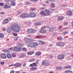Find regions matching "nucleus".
Returning a JSON list of instances; mask_svg holds the SVG:
<instances>
[{"mask_svg":"<svg viewBox=\"0 0 73 73\" xmlns=\"http://www.w3.org/2000/svg\"><path fill=\"white\" fill-rule=\"evenodd\" d=\"M1 57L2 58H7V56H6V54L5 53H2L1 54Z\"/></svg>","mask_w":73,"mask_h":73,"instance_id":"10","label":"nucleus"},{"mask_svg":"<svg viewBox=\"0 0 73 73\" xmlns=\"http://www.w3.org/2000/svg\"><path fill=\"white\" fill-rule=\"evenodd\" d=\"M54 27H52L49 28V31L50 32H52L54 31Z\"/></svg>","mask_w":73,"mask_h":73,"instance_id":"20","label":"nucleus"},{"mask_svg":"<svg viewBox=\"0 0 73 73\" xmlns=\"http://www.w3.org/2000/svg\"><path fill=\"white\" fill-rule=\"evenodd\" d=\"M68 16H72V11L70 10L68 11Z\"/></svg>","mask_w":73,"mask_h":73,"instance_id":"18","label":"nucleus"},{"mask_svg":"<svg viewBox=\"0 0 73 73\" xmlns=\"http://www.w3.org/2000/svg\"><path fill=\"white\" fill-rule=\"evenodd\" d=\"M39 44H46V43H45L44 42H43L42 41L39 40Z\"/></svg>","mask_w":73,"mask_h":73,"instance_id":"22","label":"nucleus"},{"mask_svg":"<svg viewBox=\"0 0 73 73\" xmlns=\"http://www.w3.org/2000/svg\"><path fill=\"white\" fill-rule=\"evenodd\" d=\"M67 24H68V23L67 22H64V25H67Z\"/></svg>","mask_w":73,"mask_h":73,"instance_id":"49","label":"nucleus"},{"mask_svg":"<svg viewBox=\"0 0 73 73\" xmlns=\"http://www.w3.org/2000/svg\"><path fill=\"white\" fill-rule=\"evenodd\" d=\"M18 14H20V13H21V11H18Z\"/></svg>","mask_w":73,"mask_h":73,"instance_id":"63","label":"nucleus"},{"mask_svg":"<svg viewBox=\"0 0 73 73\" xmlns=\"http://www.w3.org/2000/svg\"><path fill=\"white\" fill-rule=\"evenodd\" d=\"M24 41L26 43H28V42H29L32 41V40L29 38H24Z\"/></svg>","mask_w":73,"mask_h":73,"instance_id":"6","label":"nucleus"},{"mask_svg":"<svg viewBox=\"0 0 73 73\" xmlns=\"http://www.w3.org/2000/svg\"><path fill=\"white\" fill-rule=\"evenodd\" d=\"M35 54L36 56H40V55L41 54V53L40 52H37Z\"/></svg>","mask_w":73,"mask_h":73,"instance_id":"27","label":"nucleus"},{"mask_svg":"<svg viewBox=\"0 0 73 73\" xmlns=\"http://www.w3.org/2000/svg\"><path fill=\"white\" fill-rule=\"evenodd\" d=\"M42 29H45L46 28V26H43L41 27Z\"/></svg>","mask_w":73,"mask_h":73,"instance_id":"54","label":"nucleus"},{"mask_svg":"<svg viewBox=\"0 0 73 73\" xmlns=\"http://www.w3.org/2000/svg\"><path fill=\"white\" fill-rule=\"evenodd\" d=\"M25 57V54H20L19 56V58H23Z\"/></svg>","mask_w":73,"mask_h":73,"instance_id":"19","label":"nucleus"},{"mask_svg":"<svg viewBox=\"0 0 73 73\" xmlns=\"http://www.w3.org/2000/svg\"><path fill=\"white\" fill-rule=\"evenodd\" d=\"M62 26H60V27H58L59 29H61L62 28Z\"/></svg>","mask_w":73,"mask_h":73,"instance_id":"52","label":"nucleus"},{"mask_svg":"<svg viewBox=\"0 0 73 73\" xmlns=\"http://www.w3.org/2000/svg\"><path fill=\"white\" fill-rule=\"evenodd\" d=\"M44 12L46 13L47 16H49L50 14V13L52 12V11H50L48 9H45L44 10Z\"/></svg>","mask_w":73,"mask_h":73,"instance_id":"7","label":"nucleus"},{"mask_svg":"<svg viewBox=\"0 0 73 73\" xmlns=\"http://www.w3.org/2000/svg\"><path fill=\"white\" fill-rule=\"evenodd\" d=\"M40 14L41 16H46V14L45 12L44 11H41L40 13Z\"/></svg>","mask_w":73,"mask_h":73,"instance_id":"12","label":"nucleus"},{"mask_svg":"<svg viewBox=\"0 0 73 73\" xmlns=\"http://www.w3.org/2000/svg\"><path fill=\"white\" fill-rule=\"evenodd\" d=\"M11 8V5H5V6L3 7V8L5 9H8V8Z\"/></svg>","mask_w":73,"mask_h":73,"instance_id":"14","label":"nucleus"},{"mask_svg":"<svg viewBox=\"0 0 73 73\" xmlns=\"http://www.w3.org/2000/svg\"><path fill=\"white\" fill-rule=\"evenodd\" d=\"M7 33H10L11 31V30L9 28H8L7 29Z\"/></svg>","mask_w":73,"mask_h":73,"instance_id":"34","label":"nucleus"},{"mask_svg":"<svg viewBox=\"0 0 73 73\" xmlns=\"http://www.w3.org/2000/svg\"><path fill=\"white\" fill-rule=\"evenodd\" d=\"M9 21V20L8 19H5L4 20V22L5 24H7L8 23V22Z\"/></svg>","mask_w":73,"mask_h":73,"instance_id":"21","label":"nucleus"},{"mask_svg":"<svg viewBox=\"0 0 73 73\" xmlns=\"http://www.w3.org/2000/svg\"><path fill=\"white\" fill-rule=\"evenodd\" d=\"M10 28L11 30L16 33L20 32V27L18 24L15 23L10 27Z\"/></svg>","mask_w":73,"mask_h":73,"instance_id":"1","label":"nucleus"},{"mask_svg":"<svg viewBox=\"0 0 73 73\" xmlns=\"http://www.w3.org/2000/svg\"><path fill=\"white\" fill-rule=\"evenodd\" d=\"M50 64L49 62L46 63L45 65L46 66H49Z\"/></svg>","mask_w":73,"mask_h":73,"instance_id":"44","label":"nucleus"},{"mask_svg":"<svg viewBox=\"0 0 73 73\" xmlns=\"http://www.w3.org/2000/svg\"><path fill=\"white\" fill-rule=\"evenodd\" d=\"M11 5L12 6H15L16 5V3L15 2H12L11 3Z\"/></svg>","mask_w":73,"mask_h":73,"instance_id":"30","label":"nucleus"},{"mask_svg":"<svg viewBox=\"0 0 73 73\" xmlns=\"http://www.w3.org/2000/svg\"><path fill=\"white\" fill-rule=\"evenodd\" d=\"M35 25L39 26V25H41V23L40 22H37L35 23Z\"/></svg>","mask_w":73,"mask_h":73,"instance_id":"23","label":"nucleus"},{"mask_svg":"<svg viewBox=\"0 0 73 73\" xmlns=\"http://www.w3.org/2000/svg\"><path fill=\"white\" fill-rule=\"evenodd\" d=\"M4 37V35L1 33H0V38H3Z\"/></svg>","mask_w":73,"mask_h":73,"instance_id":"31","label":"nucleus"},{"mask_svg":"<svg viewBox=\"0 0 73 73\" xmlns=\"http://www.w3.org/2000/svg\"><path fill=\"white\" fill-rule=\"evenodd\" d=\"M49 1H51V2H53L54 1V0H48Z\"/></svg>","mask_w":73,"mask_h":73,"instance_id":"58","label":"nucleus"},{"mask_svg":"<svg viewBox=\"0 0 73 73\" xmlns=\"http://www.w3.org/2000/svg\"><path fill=\"white\" fill-rule=\"evenodd\" d=\"M4 3H0V6H4Z\"/></svg>","mask_w":73,"mask_h":73,"instance_id":"45","label":"nucleus"},{"mask_svg":"<svg viewBox=\"0 0 73 73\" xmlns=\"http://www.w3.org/2000/svg\"><path fill=\"white\" fill-rule=\"evenodd\" d=\"M1 15H4L5 13L3 12H2L1 13Z\"/></svg>","mask_w":73,"mask_h":73,"instance_id":"59","label":"nucleus"},{"mask_svg":"<svg viewBox=\"0 0 73 73\" xmlns=\"http://www.w3.org/2000/svg\"><path fill=\"white\" fill-rule=\"evenodd\" d=\"M33 47H36L38 46V43H33Z\"/></svg>","mask_w":73,"mask_h":73,"instance_id":"24","label":"nucleus"},{"mask_svg":"<svg viewBox=\"0 0 73 73\" xmlns=\"http://www.w3.org/2000/svg\"><path fill=\"white\" fill-rule=\"evenodd\" d=\"M29 16L31 17H35L36 16V14L34 13L31 12L30 13Z\"/></svg>","mask_w":73,"mask_h":73,"instance_id":"9","label":"nucleus"},{"mask_svg":"<svg viewBox=\"0 0 73 73\" xmlns=\"http://www.w3.org/2000/svg\"><path fill=\"white\" fill-rule=\"evenodd\" d=\"M9 49H10V48H9L8 50H7L6 52H6V53H9L10 52V50H9Z\"/></svg>","mask_w":73,"mask_h":73,"instance_id":"43","label":"nucleus"},{"mask_svg":"<svg viewBox=\"0 0 73 73\" xmlns=\"http://www.w3.org/2000/svg\"><path fill=\"white\" fill-rule=\"evenodd\" d=\"M15 73H20V72L19 71H17L15 72Z\"/></svg>","mask_w":73,"mask_h":73,"instance_id":"64","label":"nucleus"},{"mask_svg":"<svg viewBox=\"0 0 73 73\" xmlns=\"http://www.w3.org/2000/svg\"><path fill=\"white\" fill-rule=\"evenodd\" d=\"M16 53H13L12 55V57H16Z\"/></svg>","mask_w":73,"mask_h":73,"instance_id":"39","label":"nucleus"},{"mask_svg":"<svg viewBox=\"0 0 73 73\" xmlns=\"http://www.w3.org/2000/svg\"><path fill=\"white\" fill-rule=\"evenodd\" d=\"M18 45L19 46H23V44H21V43H18Z\"/></svg>","mask_w":73,"mask_h":73,"instance_id":"48","label":"nucleus"},{"mask_svg":"<svg viewBox=\"0 0 73 73\" xmlns=\"http://www.w3.org/2000/svg\"><path fill=\"white\" fill-rule=\"evenodd\" d=\"M9 50H12L14 52H20V51H21V47H17V46L14 47H11Z\"/></svg>","mask_w":73,"mask_h":73,"instance_id":"2","label":"nucleus"},{"mask_svg":"<svg viewBox=\"0 0 73 73\" xmlns=\"http://www.w3.org/2000/svg\"><path fill=\"white\" fill-rule=\"evenodd\" d=\"M51 7L52 8H54L56 7V5L54 3H51Z\"/></svg>","mask_w":73,"mask_h":73,"instance_id":"33","label":"nucleus"},{"mask_svg":"<svg viewBox=\"0 0 73 73\" xmlns=\"http://www.w3.org/2000/svg\"><path fill=\"white\" fill-rule=\"evenodd\" d=\"M68 33V32H67L66 31H65V32L63 33V35H66V34H67V33Z\"/></svg>","mask_w":73,"mask_h":73,"instance_id":"42","label":"nucleus"},{"mask_svg":"<svg viewBox=\"0 0 73 73\" xmlns=\"http://www.w3.org/2000/svg\"><path fill=\"white\" fill-rule=\"evenodd\" d=\"M16 0H10L11 1V2H13V1H15Z\"/></svg>","mask_w":73,"mask_h":73,"instance_id":"61","label":"nucleus"},{"mask_svg":"<svg viewBox=\"0 0 73 73\" xmlns=\"http://www.w3.org/2000/svg\"><path fill=\"white\" fill-rule=\"evenodd\" d=\"M30 66L31 67H33V66H34V65H33V64H31L30 65Z\"/></svg>","mask_w":73,"mask_h":73,"instance_id":"51","label":"nucleus"},{"mask_svg":"<svg viewBox=\"0 0 73 73\" xmlns=\"http://www.w3.org/2000/svg\"><path fill=\"white\" fill-rule=\"evenodd\" d=\"M56 44L57 46H61L62 47L64 46L65 45V43L61 42H58L56 43Z\"/></svg>","mask_w":73,"mask_h":73,"instance_id":"5","label":"nucleus"},{"mask_svg":"<svg viewBox=\"0 0 73 73\" xmlns=\"http://www.w3.org/2000/svg\"><path fill=\"white\" fill-rule=\"evenodd\" d=\"M36 38H42V36L40 35H38L36 36Z\"/></svg>","mask_w":73,"mask_h":73,"instance_id":"29","label":"nucleus"},{"mask_svg":"<svg viewBox=\"0 0 73 73\" xmlns=\"http://www.w3.org/2000/svg\"><path fill=\"white\" fill-rule=\"evenodd\" d=\"M40 32L41 33H43V34H44L45 33H46V31L44 29H42L40 30Z\"/></svg>","mask_w":73,"mask_h":73,"instance_id":"13","label":"nucleus"},{"mask_svg":"<svg viewBox=\"0 0 73 73\" xmlns=\"http://www.w3.org/2000/svg\"><path fill=\"white\" fill-rule=\"evenodd\" d=\"M27 32L28 33H33L36 32V30L33 29H28L27 30Z\"/></svg>","mask_w":73,"mask_h":73,"instance_id":"4","label":"nucleus"},{"mask_svg":"<svg viewBox=\"0 0 73 73\" xmlns=\"http://www.w3.org/2000/svg\"><path fill=\"white\" fill-rule=\"evenodd\" d=\"M6 56L8 58H12V55L11 54L7 53L6 54Z\"/></svg>","mask_w":73,"mask_h":73,"instance_id":"15","label":"nucleus"},{"mask_svg":"<svg viewBox=\"0 0 73 73\" xmlns=\"http://www.w3.org/2000/svg\"><path fill=\"white\" fill-rule=\"evenodd\" d=\"M22 50H23L24 51H27V49L26 48H22Z\"/></svg>","mask_w":73,"mask_h":73,"instance_id":"41","label":"nucleus"},{"mask_svg":"<svg viewBox=\"0 0 73 73\" xmlns=\"http://www.w3.org/2000/svg\"><path fill=\"white\" fill-rule=\"evenodd\" d=\"M65 73H73V72L71 71H69V70H67L65 71Z\"/></svg>","mask_w":73,"mask_h":73,"instance_id":"25","label":"nucleus"},{"mask_svg":"<svg viewBox=\"0 0 73 73\" xmlns=\"http://www.w3.org/2000/svg\"><path fill=\"white\" fill-rule=\"evenodd\" d=\"M35 59L33 58L30 60L29 61V62H32V61H35Z\"/></svg>","mask_w":73,"mask_h":73,"instance_id":"40","label":"nucleus"},{"mask_svg":"<svg viewBox=\"0 0 73 73\" xmlns=\"http://www.w3.org/2000/svg\"><path fill=\"white\" fill-rule=\"evenodd\" d=\"M21 17L22 18H27L30 17L29 15L27 13H23L20 15Z\"/></svg>","mask_w":73,"mask_h":73,"instance_id":"3","label":"nucleus"},{"mask_svg":"<svg viewBox=\"0 0 73 73\" xmlns=\"http://www.w3.org/2000/svg\"><path fill=\"white\" fill-rule=\"evenodd\" d=\"M31 69H32L33 70H36L37 69V68L36 67H31Z\"/></svg>","mask_w":73,"mask_h":73,"instance_id":"37","label":"nucleus"},{"mask_svg":"<svg viewBox=\"0 0 73 73\" xmlns=\"http://www.w3.org/2000/svg\"><path fill=\"white\" fill-rule=\"evenodd\" d=\"M1 64L2 65H4V64H5V63L4 62H1Z\"/></svg>","mask_w":73,"mask_h":73,"instance_id":"55","label":"nucleus"},{"mask_svg":"<svg viewBox=\"0 0 73 73\" xmlns=\"http://www.w3.org/2000/svg\"><path fill=\"white\" fill-rule=\"evenodd\" d=\"M64 17L61 16L58 17L57 18L58 20V21H61L62 20H64Z\"/></svg>","mask_w":73,"mask_h":73,"instance_id":"11","label":"nucleus"},{"mask_svg":"<svg viewBox=\"0 0 73 73\" xmlns=\"http://www.w3.org/2000/svg\"><path fill=\"white\" fill-rule=\"evenodd\" d=\"M21 65V64L20 63H17L13 65V66H15L16 67L20 66Z\"/></svg>","mask_w":73,"mask_h":73,"instance_id":"16","label":"nucleus"},{"mask_svg":"<svg viewBox=\"0 0 73 73\" xmlns=\"http://www.w3.org/2000/svg\"><path fill=\"white\" fill-rule=\"evenodd\" d=\"M33 64L34 66H36V63H33Z\"/></svg>","mask_w":73,"mask_h":73,"instance_id":"57","label":"nucleus"},{"mask_svg":"<svg viewBox=\"0 0 73 73\" xmlns=\"http://www.w3.org/2000/svg\"><path fill=\"white\" fill-rule=\"evenodd\" d=\"M71 67L70 66H68L65 67L64 68L65 69H66L67 68H71Z\"/></svg>","mask_w":73,"mask_h":73,"instance_id":"36","label":"nucleus"},{"mask_svg":"<svg viewBox=\"0 0 73 73\" xmlns=\"http://www.w3.org/2000/svg\"><path fill=\"white\" fill-rule=\"evenodd\" d=\"M65 56L63 54H60L58 56V58L59 60H63Z\"/></svg>","mask_w":73,"mask_h":73,"instance_id":"8","label":"nucleus"},{"mask_svg":"<svg viewBox=\"0 0 73 73\" xmlns=\"http://www.w3.org/2000/svg\"><path fill=\"white\" fill-rule=\"evenodd\" d=\"M25 4H26V5H29V4H31V2L27 1V2H25Z\"/></svg>","mask_w":73,"mask_h":73,"instance_id":"32","label":"nucleus"},{"mask_svg":"<svg viewBox=\"0 0 73 73\" xmlns=\"http://www.w3.org/2000/svg\"><path fill=\"white\" fill-rule=\"evenodd\" d=\"M33 53H34V52L33 51L27 53L29 55H32V54H33Z\"/></svg>","mask_w":73,"mask_h":73,"instance_id":"28","label":"nucleus"},{"mask_svg":"<svg viewBox=\"0 0 73 73\" xmlns=\"http://www.w3.org/2000/svg\"><path fill=\"white\" fill-rule=\"evenodd\" d=\"M57 70H62V68L61 67H57L56 68Z\"/></svg>","mask_w":73,"mask_h":73,"instance_id":"26","label":"nucleus"},{"mask_svg":"<svg viewBox=\"0 0 73 73\" xmlns=\"http://www.w3.org/2000/svg\"><path fill=\"white\" fill-rule=\"evenodd\" d=\"M13 35L14 36H17V34L16 33H14L13 34Z\"/></svg>","mask_w":73,"mask_h":73,"instance_id":"50","label":"nucleus"},{"mask_svg":"<svg viewBox=\"0 0 73 73\" xmlns=\"http://www.w3.org/2000/svg\"><path fill=\"white\" fill-rule=\"evenodd\" d=\"M35 9H33V8H31V9H30V11H32V12H33V11H35Z\"/></svg>","mask_w":73,"mask_h":73,"instance_id":"47","label":"nucleus"},{"mask_svg":"<svg viewBox=\"0 0 73 73\" xmlns=\"http://www.w3.org/2000/svg\"><path fill=\"white\" fill-rule=\"evenodd\" d=\"M49 57L50 58H53V56L52 55H50L49 56Z\"/></svg>","mask_w":73,"mask_h":73,"instance_id":"53","label":"nucleus"},{"mask_svg":"<svg viewBox=\"0 0 73 73\" xmlns=\"http://www.w3.org/2000/svg\"><path fill=\"white\" fill-rule=\"evenodd\" d=\"M46 63L45 61L44 60L42 62V65H45L46 64Z\"/></svg>","mask_w":73,"mask_h":73,"instance_id":"35","label":"nucleus"},{"mask_svg":"<svg viewBox=\"0 0 73 73\" xmlns=\"http://www.w3.org/2000/svg\"><path fill=\"white\" fill-rule=\"evenodd\" d=\"M57 39L59 40H62L63 39V38L60 37L59 38H58Z\"/></svg>","mask_w":73,"mask_h":73,"instance_id":"38","label":"nucleus"},{"mask_svg":"<svg viewBox=\"0 0 73 73\" xmlns=\"http://www.w3.org/2000/svg\"><path fill=\"white\" fill-rule=\"evenodd\" d=\"M13 66V65L11 64V65H9V67H11V66Z\"/></svg>","mask_w":73,"mask_h":73,"instance_id":"62","label":"nucleus"},{"mask_svg":"<svg viewBox=\"0 0 73 73\" xmlns=\"http://www.w3.org/2000/svg\"><path fill=\"white\" fill-rule=\"evenodd\" d=\"M3 52H5V53H7V49H3Z\"/></svg>","mask_w":73,"mask_h":73,"instance_id":"46","label":"nucleus"},{"mask_svg":"<svg viewBox=\"0 0 73 73\" xmlns=\"http://www.w3.org/2000/svg\"><path fill=\"white\" fill-rule=\"evenodd\" d=\"M15 73V71H14V70H12L10 72V73Z\"/></svg>","mask_w":73,"mask_h":73,"instance_id":"56","label":"nucleus"},{"mask_svg":"<svg viewBox=\"0 0 73 73\" xmlns=\"http://www.w3.org/2000/svg\"><path fill=\"white\" fill-rule=\"evenodd\" d=\"M28 46L32 48V47H33V42H30L29 44H28Z\"/></svg>","mask_w":73,"mask_h":73,"instance_id":"17","label":"nucleus"},{"mask_svg":"<svg viewBox=\"0 0 73 73\" xmlns=\"http://www.w3.org/2000/svg\"><path fill=\"white\" fill-rule=\"evenodd\" d=\"M71 25L72 27H73V21L71 23Z\"/></svg>","mask_w":73,"mask_h":73,"instance_id":"60","label":"nucleus"}]
</instances>
